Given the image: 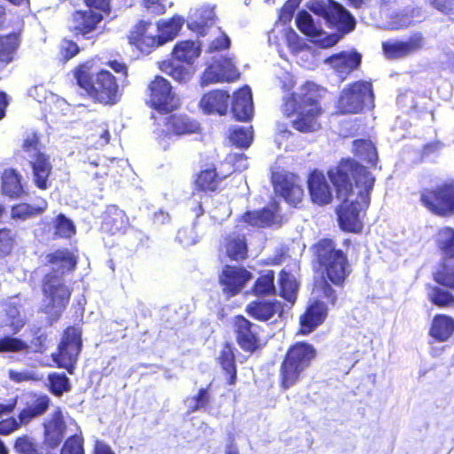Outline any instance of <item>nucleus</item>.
Instances as JSON below:
<instances>
[{
	"mask_svg": "<svg viewBox=\"0 0 454 454\" xmlns=\"http://www.w3.org/2000/svg\"><path fill=\"white\" fill-rule=\"evenodd\" d=\"M328 176L335 187L337 198L342 200L337 210L340 227L347 231H360L363 227L360 212L370 204L374 176L353 160H342L328 171Z\"/></svg>",
	"mask_w": 454,
	"mask_h": 454,
	"instance_id": "f257e3e1",
	"label": "nucleus"
},
{
	"mask_svg": "<svg viewBox=\"0 0 454 454\" xmlns=\"http://www.w3.org/2000/svg\"><path fill=\"white\" fill-rule=\"evenodd\" d=\"M46 259L51 272L45 275L43 282V310L55 320L66 309L71 296V290L66 285L63 275L74 269L76 261L67 250L50 254Z\"/></svg>",
	"mask_w": 454,
	"mask_h": 454,
	"instance_id": "f03ea898",
	"label": "nucleus"
},
{
	"mask_svg": "<svg viewBox=\"0 0 454 454\" xmlns=\"http://www.w3.org/2000/svg\"><path fill=\"white\" fill-rule=\"evenodd\" d=\"M317 90L313 82H305L288 98L285 104V112L294 114L296 118L293 121L294 127L301 132L315 131L319 128L317 117L320 109L317 106Z\"/></svg>",
	"mask_w": 454,
	"mask_h": 454,
	"instance_id": "7ed1b4c3",
	"label": "nucleus"
},
{
	"mask_svg": "<svg viewBox=\"0 0 454 454\" xmlns=\"http://www.w3.org/2000/svg\"><path fill=\"white\" fill-rule=\"evenodd\" d=\"M74 76L78 85L95 100L105 105H114L117 102L118 85L114 75L108 71L102 70L91 74L87 66H82Z\"/></svg>",
	"mask_w": 454,
	"mask_h": 454,
	"instance_id": "20e7f679",
	"label": "nucleus"
},
{
	"mask_svg": "<svg viewBox=\"0 0 454 454\" xmlns=\"http://www.w3.org/2000/svg\"><path fill=\"white\" fill-rule=\"evenodd\" d=\"M316 254L328 279L334 285H341L349 274L346 254L341 250L336 249L331 239L320 240L316 245Z\"/></svg>",
	"mask_w": 454,
	"mask_h": 454,
	"instance_id": "39448f33",
	"label": "nucleus"
},
{
	"mask_svg": "<svg viewBox=\"0 0 454 454\" xmlns=\"http://www.w3.org/2000/svg\"><path fill=\"white\" fill-rule=\"evenodd\" d=\"M315 356L316 350L312 345L305 342L294 345L288 350L282 364V387L288 388L293 386Z\"/></svg>",
	"mask_w": 454,
	"mask_h": 454,
	"instance_id": "423d86ee",
	"label": "nucleus"
},
{
	"mask_svg": "<svg viewBox=\"0 0 454 454\" xmlns=\"http://www.w3.org/2000/svg\"><path fill=\"white\" fill-rule=\"evenodd\" d=\"M373 98L372 83L358 81L343 89L339 98L338 109L342 114H357L364 107H372Z\"/></svg>",
	"mask_w": 454,
	"mask_h": 454,
	"instance_id": "0eeeda50",
	"label": "nucleus"
},
{
	"mask_svg": "<svg viewBox=\"0 0 454 454\" xmlns=\"http://www.w3.org/2000/svg\"><path fill=\"white\" fill-rule=\"evenodd\" d=\"M307 7L310 12L323 17L326 23L338 27L343 32H350L355 27L354 17L333 0H309Z\"/></svg>",
	"mask_w": 454,
	"mask_h": 454,
	"instance_id": "6e6552de",
	"label": "nucleus"
},
{
	"mask_svg": "<svg viewBox=\"0 0 454 454\" xmlns=\"http://www.w3.org/2000/svg\"><path fill=\"white\" fill-rule=\"evenodd\" d=\"M23 149L27 154L26 157L32 167L35 185L42 190L47 189V181L51 171V165L48 157L40 151L39 138L36 134L27 137L23 144Z\"/></svg>",
	"mask_w": 454,
	"mask_h": 454,
	"instance_id": "1a4fd4ad",
	"label": "nucleus"
},
{
	"mask_svg": "<svg viewBox=\"0 0 454 454\" xmlns=\"http://www.w3.org/2000/svg\"><path fill=\"white\" fill-rule=\"evenodd\" d=\"M420 201L430 212L447 216L454 214V184H445L434 190H425Z\"/></svg>",
	"mask_w": 454,
	"mask_h": 454,
	"instance_id": "9d476101",
	"label": "nucleus"
},
{
	"mask_svg": "<svg viewBox=\"0 0 454 454\" xmlns=\"http://www.w3.org/2000/svg\"><path fill=\"white\" fill-rule=\"evenodd\" d=\"M82 347L81 332L78 328L68 327L59 346L58 354L52 355L53 360L59 367L73 372L74 365Z\"/></svg>",
	"mask_w": 454,
	"mask_h": 454,
	"instance_id": "9b49d317",
	"label": "nucleus"
},
{
	"mask_svg": "<svg viewBox=\"0 0 454 454\" xmlns=\"http://www.w3.org/2000/svg\"><path fill=\"white\" fill-rule=\"evenodd\" d=\"M148 90L149 104L159 112H171L179 105V98L172 92L170 82L161 76H156Z\"/></svg>",
	"mask_w": 454,
	"mask_h": 454,
	"instance_id": "f8f14e48",
	"label": "nucleus"
},
{
	"mask_svg": "<svg viewBox=\"0 0 454 454\" xmlns=\"http://www.w3.org/2000/svg\"><path fill=\"white\" fill-rule=\"evenodd\" d=\"M239 78V72L231 59L220 56L214 59L201 76V85L206 86L215 82H230Z\"/></svg>",
	"mask_w": 454,
	"mask_h": 454,
	"instance_id": "ddd939ff",
	"label": "nucleus"
},
{
	"mask_svg": "<svg viewBox=\"0 0 454 454\" xmlns=\"http://www.w3.org/2000/svg\"><path fill=\"white\" fill-rule=\"evenodd\" d=\"M237 341L245 351L254 352L260 345V326L242 316L235 319Z\"/></svg>",
	"mask_w": 454,
	"mask_h": 454,
	"instance_id": "4468645a",
	"label": "nucleus"
},
{
	"mask_svg": "<svg viewBox=\"0 0 454 454\" xmlns=\"http://www.w3.org/2000/svg\"><path fill=\"white\" fill-rule=\"evenodd\" d=\"M361 61L362 56L356 51H341L325 60L340 82H343L351 72L357 69Z\"/></svg>",
	"mask_w": 454,
	"mask_h": 454,
	"instance_id": "2eb2a0df",
	"label": "nucleus"
},
{
	"mask_svg": "<svg viewBox=\"0 0 454 454\" xmlns=\"http://www.w3.org/2000/svg\"><path fill=\"white\" fill-rule=\"evenodd\" d=\"M423 37L416 34L403 41H389L382 43L383 51L387 59H397L410 56L422 48Z\"/></svg>",
	"mask_w": 454,
	"mask_h": 454,
	"instance_id": "dca6fc26",
	"label": "nucleus"
},
{
	"mask_svg": "<svg viewBox=\"0 0 454 454\" xmlns=\"http://www.w3.org/2000/svg\"><path fill=\"white\" fill-rule=\"evenodd\" d=\"M275 191L279 193L286 202L296 206L301 201L303 189L300 184L298 176L294 174L278 176L275 180Z\"/></svg>",
	"mask_w": 454,
	"mask_h": 454,
	"instance_id": "f3484780",
	"label": "nucleus"
},
{
	"mask_svg": "<svg viewBox=\"0 0 454 454\" xmlns=\"http://www.w3.org/2000/svg\"><path fill=\"white\" fill-rule=\"evenodd\" d=\"M251 278V273L243 268L226 266L219 277L223 291L228 296L239 293Z\"/></svg>",
	"mask_w": 454,
	"mask_h": 454,
	"instance_id": "a211bd4d",
	"label": "nucleus"
},
{
	"mask_svg": "<svg viewBox=\"0 0 454 454\" xmlns=\"http://www.w3.org/2000/svg\"><path fill=\"white\" fill-rule=\"evenodd\" d=\"M311 200L318 205H325L332 201V190L325 176L319 171H313L308 180Z\"/></svg>",
	"mask_w": 454,
	"mask_h": 454,
	"instance_id": "6ab92c4d",
	"label": "nucleus"
},
{
	"mask_svg": "<svg viewBox=\"0 0 454 454\" xmlns=\"http://www.w3.org/2000/svg\"><path fill=\"white\" fill-rule=\"evenodd\" d=\"M66 423L64 421L60 408H58L53 417L47 424L44 425V444L51 448H57L63 441L66 432Z\"/></svg>",
	"mask_w": 454,
	"mask_h": 454,
	"instance_id": "aec40b11",
	"label": "nucleus"
},
{
	"mask_svg": "<svg viewBox=\"0 0 454 454\" xmlns=\"http://www.w3.org/2000/svg\"><path fill=\"white\" fill-rule=\"evenodd\" d=\"M327 308L323 301H316L310 304L301 317V333L308 334L313 332L325 319Z\"/></svg>",
	"mask_w": 454,
	"mask_h": 454,
	"instance_id": "412c9836",
	"label": "nucleus"
},
{
	"mask_svg": "<svg viewBox=\"0 0 454 454\" xmlns=\"http://www.w3.org/2000/svg\"><path fill=\"white\" fill-rule=\"evenodd\" d=\"M129 227V219L125 212L115 206L106 208L103 215L101 229L112 235L124 233Z\"/></svg>",
	"mask_w": 454,
	"mask_h": 454,
	"instance_id": "4be33fe9",
	"label": "nucleus"
},
{
	"mask_svg": "<svg viewBox=\"0 0 454 454\" xmlns=\"http://www.w3.org/2000/svg\"><path fill=\"white\" fill-rule=\"evenodd\" d=\"M231 110L237 120L242 121L251 120L254 114V105L249 87L246 86L234 94Z\"/></svg>",
	"mask_w": 454,
	"mask_h": 454,
	"instance_id": "5701e85b",
	"label": "nucleus"
},
{
	"mask_svg": "<svg viewBox=\"0 0 454 454\" xmlns=\"http://www.w3.org/2000/svg\"><path fill=\"white\" fill-rule=\"evenodd\" d=\"M103 17L91 10L78 11L73 14L69 28L75 34L87 35L93 31Z\"/></svg>",
	"mask_w": 454,
	"mask_h": 454,
	"instance_id": "b1692460",
	"label": "nucleus"
},
{
	"mask_svg": "<svg viewBox=\"0 0 454 454\" xmlns=\"http://www.w3.org/2000/svg\"><path fill=\"white\" fill-rule=\"evenodd\" d=\"M247 313L260 321H267L283 313V305L278 301H256L247 307Z\"/></svg>",
	"mask_w": 454,
	"mask_h": 454,
	"instance_id": "393cba45",
	"label": "nucleus"
},
{
	"mask_svg": "<svg viewBox=\"0 0 454 454\" xmlns=\"http://www.w3.org/2000/svg\"><path fill=\"white\" fill-rule=\"evenodd\" d=\"M228 101L229 95L225 91L213 90L202 97L200 106L205 113L223 115L227 113Z\"/></svg>",
	"mask_w": 454,
	"mask_h": 454,
	"instance_id": "a878e982",
	"label": "nucleus"
},
{
	"mask_svg": "<svg viewBox=\"0 0 454 454\" xmlns=\"http://www.w3.org/2000/svg\"><path fill=\"white\" fill-rule=\"evenodd\" d=\"M278 36L281 37V40L285 45H287L292 51H294L298 49L299 39L295 31L290 27H286L284 25H276L275 27L269 33L268 41L270 44L276 45L280 55L282 50H280V43L277 41V37Z\"/></svg>",
	"mask_w": 454,
	"mask_h": 454,
	"instance_id": "bb28decb",
	"label": "nucleus"
},
{
	"mask_svg": "<svg viewBox=\"0 0 454 454\" xmlns=\"http://www.w3.org/2000/svg\"><path fill=\"white\" fill-rule=\"evenodd\" d=\"M454 333V319L446 315H436L432 321L429 335L434 340L447 341Z\"/></svg>",
	"mask_w": 454,
	"mask_h": 454,
	"instance_id": "cd10ccee",
	"label": "nucleus"
},
{
	"mask_svg": "<svg viewBox=\"0 0 454 454\" xmlns=\"http://www.w3.org/2000/svg\"><path fill=\"white\" fill-rule=\"evenodd\" d=\"M166 127L168 132L175 135H187L197 133L200 124L186 115H172L168 118Z\"/></svg>",
	"mask_w": 454,
	"mask_h": 454,
	"instance_id": "c85d7f7f",
	"label": "nucleus"
},
{
	"mask_svg": "<svg viewBox=\"0 0 454 454\" xmlns=\"http://www.w3.org/2000/svg\"><path fill=\"white\" fill-rule=\"evenodd\" d=\"M150 26V23L140 22L132 35L134 43L142 52H149L152 48L163 44L158 35H152L147 34V27Z\"/></svg>",
	"mask_w": 454,
	"mask_h": 454,
	"instance_id": "c756f323",
	"label": "nucleus"
},
{
	"mask_svg": "<svg viewBox=\"0 0 454 454\" xmlns=\"http://www.w3.org/2000/svg\"><path fill=\"white\" fill-rule=\"evenodd\" d=\"M200 54V44L194 41H183L173 49V59L192 66Z\"/></svg>",
	"mask_w": 454,
	"mask_h": 454,
	"instance_id": "7c9ffc66",
	"label": "nucleus"
},
{
	"mask_svg": "<svg viewBox=\"0 0 454 454\" xmlns=\"http://www.w3.org/2000/svg\"><path fill=\"white\" fill-rule=\"evenodd\" d=\"M160 68L161 71L171 76L175 81L180 83L188 82L194 74V68L187 65L175 64L170 61H163Z\"/></svg>",
	"mask_w": 454,
	"mask_h": 454,
	"instance_id": "2f4dec72",
	"label": "nucleus"
},
{
	"mask_svg": "<svg viewBox=\"0 0 454 454\" xmlns=\"http://www.w3.org/2000/svg\"><path fill=\"white\" fill-rule=\"evenodd\" d=\"M3 193L10 198H19L24 192L20 177L13 169H6L2 175Z\"/></svg>",
	"mask_w": 454,
	"mask_h": 454,
	"instance_id": "473e14b6",
	"label": "nucleus"
},
{
	"mask_svg": "<svg viewBox=\"0 0 454 454\" xmlns=\"http://www.w3.org/2000/svg\"><path fill=\"white\" fill-rule=\"evenodd\" d=\"M224 247L226 254L232 260H242L247 255V242L242 235L233 233L228 236L225 240Z\"/></svg>",
	"mask_w": 454,
	"mask_h": 454,
	"instance_id": "72a5a7b5",
	"label": "nucleus"
},
{
	"mask_svg": "<svg viewBox=\"0 0 454 454\" xmlns=\"http://www.w3.org/2000/svg\"><path fill=\"white\" fill-rule=\"evenodd\" d=\"M50 406V399H34L27 403L18 418L21 424H27L32 419L43 414Z\"/></svg>",
	"mask_w": 454,
	"mask_h": 454,
	"instance_id": "f704fd0d",
	"label": "nucleus"
},
{
	"mask_svg": "<svg viewBox=\"0 0 454 454\" xmlns=\"http://www.w3.org/2000/svg\"><path fill=\"white\" fill-rule=\"evenodd\" d=\"M295 21L298 28L308 36L320 40L325 35L322 27L315 23L311 15L306 11L299 12Z\"/></svg>",
	"mask_w": 454,
	"mask_h": 454,
	"instance_id": "c9c22d12",
	"label": "nucleus"
},
{
	"mask_svg": "<svg viewBox=\"0 0 454 454\" xmlns=\"http://www.w3.org/2000/svg\"><path fill=\"white\" fill-rule=\"evenodd\" d=\"M1 311L4 313L6 318L4 323L10 325L14 333L19 332L25 325V319L20 315L15 301L3 302Z\"/></svg>",
	"mask_w": 454,
	"mask_h": 454,
	"instance_id": "e433bc0d",
	"label": "nucleus"
},
{
	"mask_svg": "<svg viewBox=\"0 0 454 454\" xmlns=\"http://www.w3.org/2000/svg\"><path fill=\"white\" fill-rule=\"evenodd\" d=\"M278 283L280 295L291 304H294L296 300L299 288V285L294 276L286 270H282L279 274Z\"/></svg>",
	"mask_w": 454,
	"mask_h": 454,
	"instance_id": "4c0bfd02",
	"label": "nucleus"
},
{
	"mask_svg": "<svg viewBox=\"0 0 454 454\" xmlns=\"http://www.w3.org/2000/svg\"><path fill=\"white\" fill-rule=\"evenodd\" d=\"M46 207L47 202L45 200H42L41 203L35 207L27 203H20L12 207L11 216L15 220L25 221L42 214Z\"/></svg>",
	"mask_w": 454,
	"mask_h": 454,
	"instance_id": "58836bf2",
	"label": "nucleus"
},
{
	"mask_svg": "<svg viewBox=\"0 0 454 454\" xmlns=\"http://www.w3.org/2000/svg\"><path fill=\"white\" fill-rule=\"evenodd\" d=\"M183 26V20L180 17H173L168 20H160L157 24L158 35L162 41L163 44L178 34Z\"/></svg>",
	"mask_w": 454,
	"mask_h": 454,
	"instance_id": "ea45409f",
	"label": "nucleus"
},
{
	"mask_svg": "<svg viewBox=\"0 0 454 454\" xmlns=\"http://www.w3.org/2000/svg\"><path fill=\"white\" fill-rule=\"evenodd\" d=\"M215 20L214 7L204 6L196 11L193 20L189 24L192 29L197 28L201 35H205V27L213 24Z\"/></svg>",
	"mask_w": 454,
	"mask_h": 454,
	"instance_id": "a19ab883",
	"label": "nucleus"
},
{
	"mask_svg": "<svg viewBox=\"0 0 454 454\" xmlns=\"http://www.w3.org/2000/svg\"><path fill=\"white\" fill-rule=\"evenodd\" d=\"M244 222L254 227L270 226L274 223L275 214L269 208L259 211H248L243 216Z\"/></svg>",
	"mask_w": 454,
	"mask_h": 454,
	"instance_id": "79ce46f5",
	"label": "nucleus"
},
{
	"mask_svg": "<svg viewBox=\"0 0 454 454\" xmlns=\"http://www.w3.org/2000/svg\"><path fill=\"white\" fill-rule=\"evenodd\" d=\"M353 152L357 158L372 165L378 159L376 148L369 140H355L353 142Z\"/></svg>",
	"mask_w": 454,
	"mask_h": 454,
	"instance_id": "37998d69",
	"label": "nucleus"
},
{
	"mask_svg": "<svg viewBox=\"0 0 454 454\" xmlns=\"http://www.w3.org/2000/svg\"><path fill=\"white\" fill-rule=\"evenodd\" d=\"M437 244L443 259L454 258V230L450 227L439 231Z\"/></svg>",
	"mask_w": 454,
	"mask_h": 454,
	"instance_id": "c03bdc74",
	"label": "nucleus"
},
{
	"mask_svg": "<svg viewBox=\"0 0 454 454\" xmlns=\"http://www.w3.org/2000/svg\"><path fill=\"white\" fill-rule=\"evenodd\" d=\"M434 279L442 286L454 288V258L442 260V266L434 273Z\"/></svg>",
	"mask_w": 454,
	"mask_h": 454,
	"instance_id": "a18cd8bd",
	"label": "nucleus"
},
{
	"mask_svg": "<svg viewBox=\"0 0 454 454\" xmlns=\"http://www.w3.org/2000/svg\"><path fill=\"white\" fill-rule=\"evenodd\" d=\"M219 362L225 372L226 375L229 376L228 382L230 385L234 384L236 380V365L233 349L228 344H226L219 356Z\"/></svg>",
	"mask_w": 454,
	"mask_h": 454,
	"instance_id": "49530a36",
	"label": "nucleus"
},
{
	"mask_svg": "<svg viewBox=\"0 0 454 454\" xmlns=\"http://www.w3.org/2000/svg\"><path fill=\"white\" fill-rule=\"evenodd\" d=\"M19 46L16 35H8L0 37V62L9 64L13 60L14 54Z\"/></svg>",
	"mask_w": 454,
	"mask_h": 454,
	"instance_id": "de8ad7c7",
	"label": "nucleus"
},
{
	"mask_svg": "<svg viewBox=\"0 0 454 454\" xmlns=\"http://www.w3.org/2000/svg\"><path fill=\"white\" fill-rule=\"evenodd\" d=\"M427 296L430 301L438 307H454V295L449 291L443 290L441 287H429Z\"/></svg>",
	"mask_w": 454,
	"mask_h": 454,
	"instance_id": "09e8293b",
	"label": "nucleus"
},
{
	"mask_svg": "<svg viewBox=\"0 0 454 454\" xmlns=\"http://www.w3.org/2000/svg\"><path fill=\"white\" fill-rule=\"evenodd\" d=\"M219 180L215 169L208 168L200 173L195 184L201 191H215L218 186Z\"/></svg>",
	"mask_w": 454,
	"mask_h": 454,
	"instance_id": "8fccbe9b",
	"label": "nucleus"
},
{
	"mask_svg": "<svg viewBox=\"0 0 454 454\" xmlns=\"http://www.w3.org/2000/svg\"><path fill=\"white\" fill-rule=\"evenodd\" d=\"M252 127L245 128L235 126L230 133V140L240 148H247L253 139Z\"/></svg>",
	"mask_w": 454,
	"mask_h": 454,
	"instance_id": "3c124183",
	"label": "nucleus"
},
{
	"mask_svg": "<svg viewBox=\"0 0 454 454\" xmlns=\"http://www.w3.org/2000/svg\"><path fill=\"white\" fill-rule=\"evenodd\" d=\"M53 235L59 238H70L74 234L75 229L73 222L64 215H59L52 223Z\"/></svg>",
	"mask_w": 454,
	"mask_h": 454,
	"instance_id": "603ef678",
	"label": "nucleus"
},
{
	"mask_svg": "<svg viewBox=\"0 0 454 454\" xmlns=\"http://www.w3.org/2000/svg\"><path fill=\"white\" fill-rule=\"evenodd\" d=\"M276 290L274 286V274L272 271L262 275L254 286V292L256 295L269 294Z\"/></svg>",
	"mask_w": 454,
	"mask_h": 454,
	"instance_id": "864d4df0",
	"label": "nucleus"
},
{
	"mask_svg": "<svg viewBox=\"0 0 454 454\" xmlns=\"http://www.w3.org/2000/svg\"><path fill=\"white\" fill-rule=\"evenodd\" d=\"M49 387L51 393L55 395H60L70 387L67 377L62 373L54 372L49 375Z\"/></svg>",
	"mask_w": 454,
	"mask_h": 454,
	"instance_id": "5fc2aeb1",
	"label": "nucleus"
},
{
	"mask_svg": "<svg viewBox=\"0 0 454 454\" xmlns=\"http://www.w3.org/2000/svg\"><path fill=\"white\" fill-rule=\"evenodd\" d=\"M8 375L10 380L16 383H21L25 381H38L43 378V375L39 373L34 369H24L21 371L9 370Z\"/></svg>",
	"mask_w": 454,
	"mask_h": 454,
	"instance_id": "6e6d98bb",
	"label": "nucleus"
},
{
	"mask_svg": "<svg viewBox=\"0 0 454 454\" xmlns=\"http://www.w3.org/2000/svg\"><path fill=\"white\" fill-rule=\"evenodd\" d=\"M59 454H84L82 437L77 434L67 437Z\"/></svg>",
	"mask_w": 454,
	"mask_h": 454,
	"instance_id": "4d7b16f0",
	"label": "nucleus"
},
{
	"mask_svg": "<svg viewBox=\"0 0 454 454\" xmlns=\"http://www.w3.org/2000/svg\"><path fill=\"white\" fill-rule=\"evenodd\" d=\"M27 348V343L18 338L7 336L0 339V352H19Z\"/></svg>",
	"mask_w": 454,
	"mask_h": 454,
	"instance_id": "13d9d810",
	"label": "nucleus"
},
{
	"mask_svg": "<svg viewBox=\"0 0 454 454\" xmlns=\"http://www.w3.org/2000/svg\"><path fill=\"white\" fill-rule=\"evenodd\" d=\"M231 45V40L228 35L220 28L215 29V37L209 42L208 51L214 52L228 49Z\"/></svg>",
	"mask_w": 454,
	"mask_h": 454,
	"instance_id": "bf43d9fd",
	"label": "nucleus"
},
{
	"mask_svg": "<svg viewBox=\"0 0 454 454\" xmlns=\"http://www.w3.org/2000/svg\"><path fill=\"white\" fill-rule=\"evenodd\" d=\"M176 239L184 247L192 246L198 241V236L193 227L180 229Z\"/></svg>",
	"mask_w": 454,
	"mask_h": 454,
	"instance_id": "052dcab7",
	"label": "nucleus"
},
{
	"mask_svg": "<svg viewBox=\"0 0 454 454\" xmlns=\"http://www.w3.org/2000/svg\"><path fill=\"white\" fill-rule=\"evenodd\" d=\"M142 4L148 12L158 15L164 13L171 3L168 0H142Z\"/></svg>",
	"mask_w": 454,
	"mask_h": 454,
	"instance_id": "680f3d73",
	"label": "nucleus"
},
{
	"mask_svg": "<svg viewBox=\"0 0 454 454\" xmlns=\"http://www.w3.org/2000/svg\"><path fill=\"white\" fill-rule=\"evenodd\" d=\"M299 5V0H288L282 7L279 13V21L281 25H286L289 22Z\"/></svg>",
	"mask_w": 454,
	"mask_h": 454,
	"instance_id": "e2e57ef3",
	"label": "nucleus"
},
{
	"mask_svg": "<svg viewBox=\"0 0 454 454\" xmlns=\"http://www.w3.org/2000/svg\"><path fill=\"white\" fill-rule=\"evenodd\" d=\"M12 247V239L9 230H0V256L8 254Z\"/></svg>",
	"mask_w": 454,
	"mask_h": 454,
	"instance_id": "0e129e2a",
	"label": "nucleus"
},
{
	"mask_svg": "<svg viewBox=\"0 0 454 454\" xmlns=\"http://www.w3.org/2000/svg\"><path fill=\"white\" fill-rule=\"evenodd\" d=\"M79 51L76 43L69 40H63L60 44V54L65 60H68L74 57Z\"/></svg>",
	"mask_w": 454,
	"mask_h": 454,
	"instance_id": "69168bd1",
	"label": "nucleus"
},
{
	"mask_svg": "<svg viewBox=\"0 0 454 454\" xmlns=\"http://www.w3.org/2000/svg\"><path fill=\"white\" fill-rule=\"evenodd\" d=\"M22 425L20 421H17L15 418L11 417L0 420V434L7 435L17 430Z\"/></svg>",
	"mask_w": 454,
	"mask_h": 454,
	"instance_id": "338daca9",
	"label": "nucleus"
},
{
	"mask_svg": "<svg viewBox=\"0 0 454 454\" xmlns=\"http://www.w3.org/2000/svg\"><path fill=\"white\" fill-rule=\"evenodd\" d=\"M35 445L27 435L18 437L14 442V448L21 454H27Z\"/></svg>",
	"mask_w": 454,
	"mask_h": 454,
	"instance_id": "774afa93",
	"label": "nucleus"
}]
</instances>
